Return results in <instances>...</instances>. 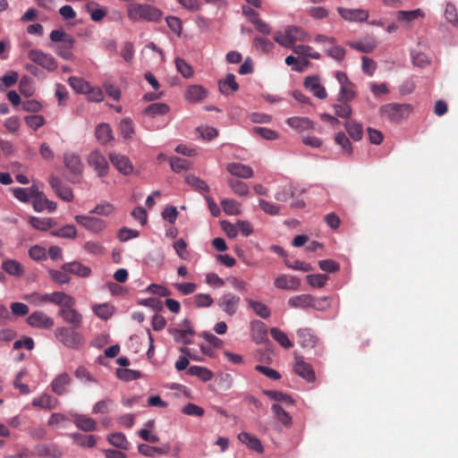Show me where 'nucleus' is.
Instances as JSON below:
<instances>
[{"label": "nucleus", "mask_w": 458, "mask_h": 458, "mask_svg": "<svg viewBox=\"0 0 458 458\" xmlns=\"http://www.w3.org/2000/svg\"><path fill=\"white\" fill-rule=\"evenodd\" d=\"M128 17L131 21L146 20L148 21H157L161 19L162 12L146 4H133L127 8Z\"/></svg>", "instance_id": "obj_1"}, {"label": "nucleus", "mask_w": 458, "mask_h": 458, "mask_svg": "<svg viewBox=\"0 0 458 458\" xmlns=\"http://www.w3.org/2000/svg\"><path fill=\"white\" fill-rule=\"evenodd\" d=\"M306 38L305 32L295 26H287L284 30L275 32L274 39L280 46L291 48L297 41H302Z\"/></svg>", "instance_id": "obj_2"}, {"label": "nucleus", "mask_w": 458, "mask_h": 458, "mask_svg": "<svg viewBox=\"0 0 458 458\" xmlns=\"http://www.w3.org/2000/svg\"><path fill=\"white\" fill-rule=\"evenodd\" d=\"M64 165L69 171L67 180L72 183L80 182V177L83 173V164L81 156L75 152L66 151L64 153Z\"/></svg>", "instance_id": "obj_3"}, {"label": "nucleus", "mask_w": 458, "mask_h": 458, "mask_svg": "<svg viewBox=\"0 0 458 458\" xmlns=\"http://www.w3.org/2000/svg\"><path fill=\"white\" fill-rule=\"evenodd\" d=\"M287 124L301 134L303 144L315 147V138L306 135L310 131L313 130V122L307 117H290L286 121Z\"/></svg>", "instance_id": "obj_4"}, {"label": "nucleus", "mask_w": 458, "mask_h": 458, "mask_svg": "<svg viewBox=\"0 0 458 458\" xmlns=\"http://www.w3.org/2000/svg\"><path fill=\"white\" fill-rule=\"evenodd\" d=\"M75 329L74 327H57L55 331V336L64 346L78 349L83 344V337Z\"/></svg>", "instance_id": "obj_5"}, {"label": "nucleus", "mask_w": 458, "mask_h": 458, "mask_svg": "<svg viewBox=\"0 0 458 458\" xmlns=\"http://www.w3.org/2000/svg\"><path fill=\"white\" fill-rule=\"evenodd\" d=\"M411 111V106L408 104L391 103L380 107V114L390 121L399 122L407 117Z\"/></svg>", "instance_id": "obj_6"}, {"label": "nucleus", "mask_w": 458, "mask_h": 458, "mask_svg": "<svg viewBox=\"0 0 458 458\" xmlns=\"http://www.w3.org/2000/svg\"><path fill=\"white\" fill-rule=\"evenodd\" d=\"M87 162L96 172L98 177L103 178L107 175L109 172V164L104 154L99 149L92 150L87 157Z\"/></svg>", "instance_id": "obj_7"}, {"label": "nucleus", "mask_w": 458, "mask_h": 458, "mask_svg": "<svg viewBox=\"0 0 458 458\" xmlns=\"http://www.w3.org/2000/svg\"><path fill=\"white\" fill-rule=\"evenodd\" d=\"M317 43L324 45V52L337 62H341L345 56L344 47L335 44V38L323 35H317Z\"/></svg>", "instance_id": "obj_8"}, {"label": "nucleus", "mask_w": 458, "mask_h": 458, "mask_svg": "<svg viewBox=\"0 0 458 458\" xmlns=\"http://www.w3.org/2000/svg\"><path fill=\"white\" fill-rule=\"evenodd\" d=\"M29 58L37 65L52 72L57 68L55 59L50 54H47L39 49H30L28 53Z\"/></svg>", "instance_id": "obj_9"}, {"label": "nucleus", "mask_w": 458, "mask_h": 458, "mask_svg": "<svg viewBox=\"0 0 458 458\" xmlns=\"http://www.w3.org/2000/svg\"><path fill=\"white\" fill-rule=\"evenodd\" d=\"M240 297L233 293H225L216 301L219 309L226 315L233 317L238 310Z\"/></svg>", "instance_id": "obj_10"}, {"label": "nucleus", "mask_w": 458, "mask_h": 458, "mask_svg": "<svg viewBox=\"0 0 458 458\" xmlns=\"http://www.w3.org/2000/svg\"><path fill=\"white\" fill-rule=\"evenodd\" d=\"M109 159L121 174L129 175L133 172V165L128 157L116 152H111L109 153Z\"/></svg>", "instance_id": "obj_11"}, {"label": "nucleus", "mask_w": 458, "mask_h": 458, "mask_svg": "<svg viewBox=\"0 0 458 458\" xmlns=\"http://www.w3.org/2000/svg\"><path fill=\"white\" fill-rule=\"evenodd\" d=\"M28 324L36 328L48 329L54 326V319L43 311L32 312L27 318Z\"/></svg>", "instance_id": "obj_12"}, {"label": "nucleus", "mask_w": 458, "mask_h": 458, "mask_svg": "<svg viewBox=\"0 0 458 458\" xmlns=\"http://www.w3.org/2000/svg\"><path fill=\"white\" fill-rule=\"evenodd\" d=\"M49 184L55 194L63 200L70 202L73 199L72 189L64 184L58 177L51 176L49 178Z\"/></svg>", "instance_id": "obj_13"}, {"label": "nucleus", "mask_w": 458, "mask_h": 458, "mask_svg": "<svg viewBox=\"0 0 458 458\" xmlns=\"http://www.w3.org/2000/svg\"><path fill=\"white\" fill-rule=\"evenodd\" d=\"M75 221L93 233H99L106 227L104 220L93 216L78 215L75 216Z\"/></svg>", "instance_id": "obj_14"}, {"label": "nucleus", "mask_w": 458, "mask_h": 458, "mask_svg": "<svg viewBox=\"0 0 458 458\" xmlns=\"http://www.w3.org/2000/svg\"><path fill=\"white\" fill-rule=\"evenodd\" d=\"M337 12L343 19L349 21H364L369 18V12L364 9L338 7Z\"/></svg>", "instance_id": "obj_15"}, {"label": "nucleus", "mask_w": 458, "mask_h": 458, "mask_svg": "<svg viewBox=\"0 0 458 458\" xmlns=\"http://www.w3.org/2000/svg\"><path fill=\"white\" fill-rule=\"evenodd\" d=\"M45 299L47 300V302L59 306L60 309L75 305V300L71 295L64 292L47 293V297Z\"/></svg>", "instance_id": "obj_16"}, {"label": "nucleus", "mask_w": 458, "mask_h": 458, "mask_svg": "<svg viewBox=\"0 0 458 458\" xmlns=\"http://www.w3.org/2000/svg\"><path fill=\"white\" fill-rule=\"evenodd\" d=\"M65 322L71 324L72 327L79 328L82 323V315L73 309V306L64 307L60 309L58 312Z\"/></svg>", "instance_id": "obj_17"}, {"label": "nucleus", "mask_w": 458, "mask_h": 458, "mask_svg": "<svg viewBox=\"0 0 458 458\" xmlns=\"http://www.w3.org/2000/svg\"><path fill=\"white\" fill-rule=\"evenodd\" d=\"M72 421L77 428L85 431V432H90L97 429V421L83 414L79 413H72Z\"/></svg>", "instance_id": "obj_18"}, {"label": "nucleus", "mask_w": 458, "mask_h": 458, "mask_svg": "<svg viewBox=\"0 0 458 458\" xmlns=\"http://www.w3.org/2000/svg\"><path fill=\"white\" fill-rule=\"evenodd\" d=\"M72 382V377L65 372L59 374L51 383V390L57 395L67 394V387Z\"/></svg>", "instance_id": "obj_19"}, {"label": "nucleus", "mask_w": 458, "mask_h": 458, "mask_svg": "<svg viewBox=\"0 0 458 458\" xmlns=\"http://www.w3.org/2000/svg\"><path fill=\"white\" fill-rule=\"evenodd\" d=\"M36 454L38 457L61 458L63 452L55 444H39L35 447Z\"/></svg>", "instance_id": "obj_20"}, {"label": "nucleus", "mask_w": 458, "mask_h": 458, "mask_svg": "<svg viewBox=\"0 0 458 458\" xmlns=\"http://www.w3.org/2000/svg\"><path fill=\"white\" fill-rule=\"evenodd\" d=\"M294 371L297 375L310 382L315 378L312 366L303 360L301 357L295 358Z\"/></svg>", "instance_id": "obj_21"}, {"label": "nucleus", "mask_w": 458, "mask_h": 458, "mask_svg": "<svg viewBox=\"0 0 458 458\" xmlns=\"http://www.w3.org/2000/svg\"><path fill=\"white\" fill-rule=\"evenodd\" d=\"M227 171L233 176L249 179L254 174L253 169L246 165L241 163H230L226 167Z\"/></svg>", "instance_id": "obj_22"}, {"label": "nucleus", "mask_w": 458, "mask_h": 458, "mask_svg": "<svg viewBox=\"0 0 458 458\" xmlns=\"http://www.w3.org/2000/svg\"><path fill=\"white\" fill-rule=\"evenodd\" d=\"M61 269L64 271H68V273L76 275L81 277H89L91 274L90 267L84 266L79 261H72L69 263H64L62 265Z\"/></svg>", "instance_id": "obj_23"}, {"label": "nucleus", "mask_w": 458, "mask_h": 458, "mask_svg": "<svg viewBox=\"0 0 458 458\" xmlns=\"http://www.w3.org/2000/svg\"><path fill=\"white\" fill-rule=\"evenodd\" d=\"M208 96V91L200 85H191L185 91L184 97L191 103L200 102Z\"/></svg>", "instance_id": "obj_24"}, {"label": "nucleus", "mask_w": 458, "mask_h": 458, "mask_svg": "<svg viewBox=\"0 0 458 458\" xmlns=\"http://www.w3.org/2000/svg\"><path fill=\"white\" fill-rule=\"evenodd\" d=\"M347 45L361 53H371L377 47V42L372 37H366L359 41H350Z\"/></svg>", "instance_id": "obj_25"}, {"label": "nucleus", "mask_w": 458, "mask_h": 458, "mask_svg": "<svg viewBox=\"0 0 458 458\" xmlns=\"http://www.w3.org/2000/svg\"><path fill=\"white\" fill-rule=\"evenodd\" d=\"M299 285L300 280L292 276L282 275L275 280V286L283 290H296Z\"/></svg>", "instance_id": "obj_26"}, {"label": "nucleus", "mask_w": 458, "mask_h": 458, "mask_svg": "<svg viewBox=\"0 0 458 458\" xmlns=\"http://www.w3.org/2000/svg\"><path fill=\"white\" fill-rule=\"evenodd\" d=\"M314 298L310 294H301L288 300V305L292 308L307 309L314 307Z\"/></svg>", "instance_id": "obj_27"}, {"label": "nucleus", "mask_w": 458, "mask_h": 458, "mask_svg": "<svg viewBox=\"0 0 458 458\" xmlns=\"http://www.w3.org/2000/svg\"><path fill=\"white\" fill-rule=\"evenodd\" d=\"M169 334L173 335L176 343L183 344L185 345L191 344V341L189 338L190 335L195 334L193 328L181 329V328H169Z\"/></svg>", "instance_id": "obj_28"}, {"label": "nucleus", "mask_w": 458, "mask_h": 458, "mask_svg": "<svg viewBox=\"0 0 458 458\" xmlns=\"http://www.w3.org/2000/svg\"><path fill=\"white\" fill-rule=\"evenodd\" d=\"M95 135L97 140L103 145H106L114 140L113 131L108 123H100L97 126Z\"/></svg>", "instance_id": "obj_29"}, {"label": "nucleus", "mask_w": 458, "mask_h": 458, "mask_svg": "<svg viewBox=\"0 0 458 458\" xmlns=\"http://www.w3.org/2000/svg\"><path fill=\"white\" fill-rule=\"evenodd\" d=\"M219 90L224 95H229L232 92L237 91L239 84L235 81V76L233 73H227L225 80L218 81Z\"/></svg>", "instance_id": "obj_30"}, {"label": "nucleus", "mask_w": 458, "mask_h": 458, "mask_svg": "<svg viewBox=\"0 0 458 458\" xmlns=\"http://www.w3.org/2000/svg\"><path fill=\"white\" fill-rule=\"evenodd\" d=\"M294 196L293 185L291 182H285L280 185H278L276 192L275 199L278 201H286L291 197Z\"/></svg>", "instance_id": "obj_31"}, {"label": "nucleus", "mask_w": 458, "mask_h": 458, "mask_svg": "<svg viewBox=\"0 0 458 458\" xmlns=\"http://www.w3.org/2000/svg\"><path fill=\"white\" fill-rule=\"evenodd\" d=\"M73 440V443L83 447H94L97 444L96 437L93 435H82L81 433H71L68 435Z\"/></svg>", "instance_id": "obj_32"}, {"label": "nucleus", "mask_w": 458, "mask_h": 458, "mask_svg": "<svg viewBox=\"0 0 458 458\" xmlns=\"http://www.w3.org/2000/svg\"><path fill=\"white\" fill-rule=\"evenodd\" d=\"M238 439L242 444L248 445L250 449L258 453L263 452V446L261 445V442L256 437L247 432H242L238 435Z\"/></svg>", "instance_id": "obj_33"}, {"label": "nucleus", "mask_w": 458, "mask_h": 458, "mask_svg": "<svg viewBox=\"0 0 458 458\" xmlns=\"http://www.w3.org/2000/svg\"><path fill=\"white\" fill-rule=\"evenodd\" d=\"M344 127L353 140H360L363 136L362 125L354 120H347L344 123Z\"/></svg>", "instance_id": "obj_34"}, {"label": "nucleus", "mask_w": 458, "mask_h": 458, "mask_svg": "<svg viewBox=\"0 0 458 458\" xmlns=\"http://www.w3.org/2000/svg\"><path fill=\"white\" fill-rule=\"evenodd\" d=\"M2 268L9 275L20 276L24 273L22 265L15 259H6L2 263Z\"/></svg>", "instance_id": "obj_35"}, {"label": "nucleus", "mask_w": 458, "mask_h": 458, "mask_svg": "<svg viewBox=\"0 0 458 458\" xmlns=\"http://www.w3.org/2000/svg\"><path fill=\"white\" fill-rule=\"evenodd\" d=\"M298 342L303 348H313L315 345L314 336L310 328H301L297 332Z\"/></svg>", "instance_id": "obj_36"}, {"label": "nucleus", "mask_w": 458, "mask_h": 458, "mask_svg": "<svg viewBox=\"0 0 458 458\" xmlns=\"http://www.w3.org/2000/svg\"><path fill=\"white\" fill-rule=\"evenodd\" d=\"M57 400L47 394H43L32 401V405L41 409L52 410L56 406Z\"/></svg>", "instance_id": "obj_37"}, {"label": "nucleus", "mask_w": 458, "mask_h": 458, "mask_svg": "<svg viewBox=\"0 0 458 458\" xmlns=\"http://www.w3.org/2000/svg\"><path fill=\"white\" fill-rule=\"evenodd\" d=\"M29 223L33 228L39 231H47L55 225L53 218H40L37 216H30Z\"/></svg>", "instance_id": "obj_38"}, {"label": "nucleus", "mask_w": 458, "mask_h": 458, "mask_svg": "<svg viewBox=\"0 0 458 458\" xmlns=\"http://www.w3.org/2000/svg\"><path fill=\"white\" fill-rule=\"evenodd\" d=\"M107 441L109 442L110 445H112L117 448H120L123 450L129 449L130 444H129L125 435L121 432L109 434L107 436Z\"/></svg>", "instance_id": "obj_39"}, {"label": "nucleus", "mask_w": 458, "mask_h": 458, "mask_svg": "<svg viewBox=\"0 0 458 458\" xmlns=\"http://www.w3.org/2000/svg\"><path fill=\"white\" fill-rule=\"evenodd\" d=\"M74 45V39L71 37L68 39L64 40L63 43H60L55 49V52L62 58L69 60L72 57V53L71 49Z\"/></svg>", "instance_id": "obj_40"}, {"label": "nucleus", "mask_w": 458, "mask_h": 458, "mask_svg": "<svg viewBox=\"0 0 458 458\" xmlns=\"http://www.w3.org/2000/svg\"><path fill=\"white\" fill-rule=\"evenodd\" d=\"M221 206L226 215L237 216L242 213L241 204L235 199H225L221 201Z\"/></svg>", "instance_id": "obj_41"}, {"label": "nucleus", "mask_w": 458, "mask_h": 458, "mask_svg": "<svg viewBox=\"0 0 458 458\" xmlns=\"http://www.w3.org/2000/svg\"><path fill=\"white\" fill-rule=\"evenodd\" d=\"M169 110V106L165 103H154L148 105L145 108L144 113L150 117H155L157 115H164L167 114Z\"/></svg>", "instance_id": "obj_42"}, {"label": "nucleus", "mask_w": 458, "mask_h": 458, "mask_svg": "<svg viewBox=\"0 0 458 458\" xmlns=\"http://www.w3.org/2000/svg\"><path fill=\"white\" fill-rule=\"evenodd\" d=\"M246 302L259 317L267 318L270 316V310L264 303L251 299H246Z\"/></svg>", "instance_id": "obj_43"}, {"label": "nucleus", "mask_w": 458, "mask_h": 458, "mask_svg": "<svg viewBox=\"0 0 458 458\" xmlns=\"http://www.w3.org/2000/svg\"><path fill=\"white\" fill-rule=\"evenodd\" d=\"M187 373L199 377L204 382L209 381L213 377L212 372L208 369L201 366H191L188 369Z\"/></svg>", "instance_id": "obj_44"}, {"label": "nucleus", "mask_w": 458, "mask_h": 458, "mask_svg": "<svg viewBox=\"0 0 458 458\" xmlns=\"http://www.w3.org/2000/svg\"><path fill=\"white\" fill-rule=\"evenodd\" d=\"M119 130L122 137L125 140H131L134 134V124L131 118H123L120 122Z\"/></svg>", "instance_id": "obj_45"}, {"label": "nucleus", "mask_w": 458, "mask_h": 458, "mask_svg": "<svg viewBox=\"0 0 458 458\" xmlns=\"http://www.w3.org/2000/svg\"><path fill=\"white\" fill-rule=\"evenodd\" d=\"M51 234L65 239H74L77 235V230L73 225H66L59 229L51 231Z\"/></svg>", "instance_id": "obj_46"}, {"label": "nucleus", "mask_w": 458, "mask_h": 458, "mask_svg": "<svg viewBox=\"0 0 458 458\" xmlns=\"http://www.w3.org/2000/svg\"><path fill=\"white\" fill-rule=\"evenodd\" d=\"M270 335L275 341L280 344L284 348H291L293 346L292 342L284 332L277 327H272L270 329Z\"/></svg>", "instance_id": "obj_47"}, {"label": "nucleus", "mask_w": 458, "mask_h": 458, "mask_svg": "<svg viewBox=\"0 0 458 458\" xmlns=\"http://www.w3.org/2000/svg\"><path fill=\"white\" fill-rule=\"evenodd\" d=\"M185 182L191 185L195 191H208L209 187L207 182L194 174H188L185 176Z\"/></svg>", "instance_id": "obj_48"}, {"label": "nucleus", "mask_w": 458, "mask_h": 458, "mask_svg": "<svg viewBox=\"0 0 458 458\" xmlns=\"http://www.w3.org/2000/svg\"><path fill=\"white\" fill-rule=\"evenodd\" d=\"M271 410L275 417L284 425L288 426L292 423V418L290 414L285 411L281 405L274 403L271 407Z\"/></svg>", "instance_id": "obj_49"}, {"label": "nucleus", "mask_w": 458, "mask_h": 458, "mask_svg": "<svg viewBox=\"0 0 458 458\" xmlns=\"http://www.w3.org/2000/svg\"><path fill=\"white\" fill-rule=\"evenodd\" d=\"M419 17H423V13L420 9L412 11H398L396 13V18L401 21L410 22L418 19Z\"/></svg>", "instance_id": "obj_50"}, {"label": "nucleus", "mask_w": 458, "mask_h": 458, "mask_svg": "<svg viewBox=\"0 0 458 458\" xmlns=\"http://www.w3.org/2000/svg\"><path fill=\"white\" fill-rule=\"evenodd\" d=\"M69 85L78 93H86L89 90V84L81 78L70 77Z\"/></svg>", "instance_id": "obj_51"}, {"label": "nucleus", "mask_w": 458, "mask_h": 458, "mask_svg": "<svg viewBox=\"0 0 458 458\" xmlns=\"http://www.w3.org/2000/svg\"><path fill=\"white\" fill-rule=\"evenodd\" d=\"M291 48H293V52L298 55L299 60L308 61L306 59L307 57L315 58V53L310 47L305 45H294Z\"/></svg>", "instance_id": "obj_52"}, {"label": "nucleus", "mask_w": 458, "mask_h": 458, "mask_svg": "<svg viewBox=\"0 0 458 458\" xmlns=\"http://www.w3.org/2000/svg\"><path fill=\"white\" fill-rule=\"evenodd\" d=\"M264 394L268 396L269 398L276 400L277 402H282L283 403L286 405H291L293 403V398L280 391H274V390H265Z\"/></svg>", "instance_id": "obj_53"}, {"label": "nucleus", "mask_w": 458, "mask_h": 458, "mask_svg": "<svg viewBox=\"0 0 458 458\" xmlns=\"http://www.w3.org/2000/svg\"><path fill=\"white\" fill-rule=\"evenodd\" d=\"M170 166L174 172L181 173L189 170L191 168V163L184 158L174 157L170 159Z\"/></svg>", "instance_id": "obj_54"}, {"label": "nucleus", "mask_w": 458, "mask_h": 458, "mask_svg": "<svg viewBox=\"0 0 458 458\" xmlns=\"http://www.w3.org/2000/svg\"><path fill=\"white\" fill-rule=\"evenodd\" d=\"M227 183L232 189V191L239 196H246L249 193L248 185L242 181L235 179H228Z\"/></svg>", "instance_id": "obj_55"}, {"label": "nucleus", "mask_w": 458, "mask_h": 458, "mask_svg": "<svg viewBox=\"0 0 458 458\" xmlns=\"http://www.w3.org/2000/svg\"><path fill=\"white\" fill-rule=\"evenodd\" d=\"M19 79L17 72L10 71L0 78V91L4 90V88H10L13 86Z\"/></svg>", "instance_id": "obj_56"}, {"label": "nucleus", "mask_w": 458, "mask_h": 458, "mask_svg": "<svg viewBox=\"0 0 458 458\" xmlns=\"http://www.w3.org/2000/svg\"><path fill=\"white\" fill-rule=\"evenodd\" d=\"M253 46L261 53H269L274 47L272 41L262 37H255L253 39Z\"/></svg>", "instance_id": "obj_57"}, {"label": "nucleus", "mask_w": 458, "mask_h": 458, "mask_svg": "<svg viewBox=\"0 0 458 458\" xmlns=\"http://www.w3.org/2000/svg\"><path fill=\"white\" fill-rule=\"evenodd\" d=\"M174 63L177 72L184 78H191L193 75L192 67L184 59L176 57Z\"/></svg>", "instance_id": "obj_58"}, {"label": "nucleus", "mask_w": 458, "mask_h": 458, "mask_svg": "<svg viewBox=\"0 0 458 458\" xmlns=\"http://www.w3.org/2000/svg\"><path fill=\"white\" fill-rule=\"evenodd\" d=\"M116 376L124 381H131L140 377L141 374L139 370L130 369H117Z\"/></svg>", "instance_id": "obj_59"}, {"label": "nucleus", "mask_w": 458, "mask_h": 458, "mask_svg": "<svg viewBox=\"0 0 458 458\" xmlns=\"http://www.w3.org/2000/svg\"><path fill=\"white\" fill-rule=\"evenodd\" d=\"M49 276L53 281L57 284H68L71 281V276H69L68 271L64 270H55L50 269L48 271Z\"/></svg>", "instance_id": "obj_60"}, {"label": "nucleus", "mask_w": 458, "mask_h": 458, "mask_svg": "<svg viewBox=\"0 0 458 458\" xmlns=\"http://www.w3.org/2000/svg\"><path fill=\"white\" fill-rule=\"evenodd\" d=\"M335 114L341 117L348 119L352 114V107L347 103V101H344L334 106Z\"/></svg>", "instance_id": "obj_61"}, {"label": "nucleus", "mask_w": 458, "mask_h": 458, "mask_svg": "<svg viewBox=\"0 0 458 458\" xmlns=\"http://www.w3.org/2000/svg\"><path fill=\"white\" fill-rule=\"evenodd\" d=\"M213 302V298L208 293H198L194 295V303L198 308H208Z\"/></svg>", "instance_id": "obj_62"}, {"label": "nucleus", "mask_w": 458, "mask_h": 458, "mask_svg": "<svg viewBox=\"0 0 458 458\" xmlns=\"http://www.w3.org/2000/svg\"><path fill=\"white\" fill-rule=\"evenodd\" d=\"M20 92L25 96L30 97L33 94L32 81L28 76H23L19 82Z\"/></svg>", "instance_id": "obj_63"}, {"label": "nucleus", "mask_w": 458, "mask_h": 458, "mask_svg": "<svg viewBox=\"0 0 458 458\" xmlns=\"http://www.w3.org/2000/svg\"><path fill=\"white\" fill-rule=\"evenodd\" d=\"M445 16L448 22L458 26V13L454 4L448 3L445 7Z\"/></svg>", "instance_id": "obj_64"}]
</instances>
